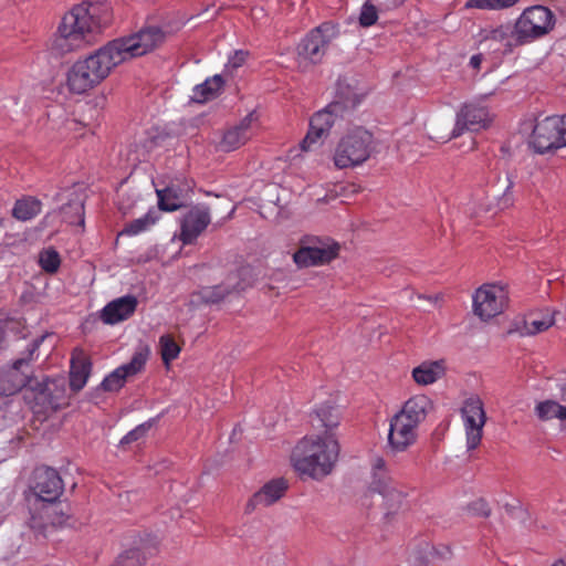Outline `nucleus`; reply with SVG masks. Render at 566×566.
<instances>
[{"label": "nucleus", "mask_w": 566, "mask_h": 566, "mask_svg": "<svg viewBox=\"0 0 566 566\" xmlns=\"http://www.w3.org/2000/svg\"><path fill=\"white\" fill-rule=\"evenodd\" d=\"M340 446L335 433L311 434L302 438L293 448L291 463L302 476L321 481L335 469Z\"/></svg>", "instance_id": "f257e3e1"}, {"label": "nucleus", "mask_w": 566, "mask_h": 566, "mask_svg": "<svg viewBox=\"0 0 566 566\" xmlns=\"http://www.w3.org/2000/svg\"><path fill=\"white\" fill-rule=\"evenodd\" d=\"M163 39L114 38L105 46L85 59L77 60L73 65L88 73L93 80L101 84L116 65L127 59L140 56L153 51Z\"/></svg>", "instance_id": "f03ea898"}, {"label": "nucleus", "mask_w": 566, "mask_h": 566, "mask_svg": "<svg viewBox=\"0 0 566 566\" xmlns=\"http://www.w3.org/2000/svg\"><path fill=\"white\" fill-rule=\"evenodd\" d=\"M45 336H41L31 340L28 345L22 357L15 359L9 370L0 375V395L11 396L20 391L27 385H30L33 397V410L34 412H46L49 410L59 409L57 400H52L51 389L55 387V380L49 378L41 382H36L35 386L31 385V380L28 375L22 370L23 367H28L29 364L38 358L36 352L43 343Z\"/></svg>", "instance_id": "7ed1b4c3"}, {"label": "nucleus", "mask_w": 566, "mask_h": 566, "mask_svg": "<svg viewBox=\"0 0 566 566\" xmlns=\"http://www.w3.org/2000/svg\"><path fill=\"white\" fill-rule=\"evenodd\" d=\"M364 96L365 93L359 92L355 78L339 77L335 99L311 117L310 129L301 143L302 149L305 151L312 149L322 137L329 134L338 119H343L348 112L361 103Z\"/></svg>", "instance_id": "20e7f679"}, {"label": "nucleus", "mask_w": 566, "mask_h": 566, "mask_svg": "<svg viewBox=\"0 0 566 566\" xmlns=\"http://www.w3.org/2000/svg\"><path fill=\"white\" fill-rule=\"evenodd\" d=\"M113 21L112 7L107 2H82L66 12L59 25L57 35L98 34Z\"/></svg>", "instance_id": "39448f33"}, {"label": "nucleus", "mask_w": 566, "mask_h": 566, "mask_svg": "<svg viewBox=\"0 0 566 566\" xmlns=\"http://www.w3.org/2000/svg\"><path fill=\"white\" fill-rule=\"evenodd\" d=\"M374 148L373 134L364 127H354L337 143L334 164L339 169L359 166L370 158Z\"/></svg>", "instance_id": "423d86ee"}, {"label": "nucleus", "mask_w": 566, "mask_h": 566, "mask_svg": "<svg viewBox=\"0 0 566 566\" xmlns=\"http://www.w3.org/2000/svg\"><path fill=\"white\" fill-rule=\"evenodd\" d=\"M339 244L331 238L308 237L301 241L293 261L298 268L319 266L338 256Z\"/></svg>", "instance_id": "0eeeda50"}, {"label": "nucleus", "mask_w": 566, "mask_h": 566, "mask_svg": "<svg viewBox=\"0 0 566 566\" xmlns=\"http://www.w3.org/2000/svg\"><path fill=\"white\" fill-rule=\"evenodd\" d=\"M369 489L382 495L391 512L401 507L407 497V492L399 489L391 479L387 462L382 457H374L370 461Z\"/></svg>", "instance_id": "6e6552de"}, {"label": "nucleus", "mask_w": 566, "mask_h": 566, "mask_svg": "<svg viewBox=\"0 0 566 566\" xmlns=\"http://www.w3.org/2000/svg\"><path fill=\"white\" fill-rule=\"evenodd\" d=\"M509 292L501 284H483L473 295L474 314L482 321L500 315L507 306Z\"/></svg>", "instance_id": "1a4fd4ad"}, {"label": "nucleus", "mask_w": 566, "mask_h": 566, "mask_svg": "<svg viewBox=\"0 0 566 566\" xmlns=\"http://www.w3.org/2000/svg\"><path fill=\"white\" fill-rule=\"evenodd\" d=\"M556 23L554 13L544 6L525 9L515 23L516 35H546Z\"/></svg>", "instance_id": "9d476101"}, {"label": "nucleus", "mask_w": 566, "mask_h": 566, "mask_svg": "<svg viewBox=\"0 0 566 566\" xmlns=\"http://www.w3.org/2000/svg\"><path fill=\"white\" fill-rule=\"evenodd\" d=\"M562 127L563 119L557 115L536 119L530 144L538 154H545L549 150L562 148Z\"/></svg>", "instance_id": "9b49d317"}, {"label": "nucleus", "mask_w": 566, "mask_h": 566, "mask_svg": "<svg viewBox=\"0 0 566 566\" xmlns=\"http://www.w3.org/2000/svg\"><path fill=\"white\" fill-rule=\"evenodd\" d=\"M491 114L486 106L478 102L463 104L457 113L455 124L450 138H457L464 132H479L490 126Z\"/></svg>", "instance_id": "f8f14e48"}, {"label": "nucleus", "mask_w": 566, "mask_h": 566, "mask_svg": "<svg viewBox=\"0 0 566 566\" xmlns=\"http://www.w3.org/2000/svg\"><path fill=\"white\" fill-rule=\"evenodd\" d=\"M148 357L149 349L147 347L139 348L134 353L128 363L118 366L105 376L101 382V388L108 392H116L120 390L129 378L135 377L145 369Z\"/></svg>", "instance_id": "ddd939ff"}, {"label": "nucleus", "mask_w": 566, "mask_h": 566, "mask_svg": "<svg viewBox=\"0 0 566 566\" xmlns=\"http://www.w3.org/2000/svg\"><path fill=\"white\" fill-rule=\"evenodd\" d=\"M461 413L465 428L467 448L474 450L481 442L486 421L482 400L478 396L469 397L463 403Z\"/></svg>", "instance_id": "4468645a"}, {"label": "nucleus", "mask_w": 566, "mask_h": 566, "mask_svg": "<svg viewBox=\"0 0 566 566\" xmlns=\"http://www.w3.org/2000/svg\"><path fill=\"white\" fill-rule=\"evenodd\" d=\"M418 439V427L397 413L389 421L387 446L394 454L407 451Z\"/></svg>", "instance_id": "2eb2a0df"}, {"label": "nucleus", "mask_w": 566, "mask_h": 566, "mask_svg": "<svg viewBox=\"0 0 566 566\" xmlns=\"http://www.w3.org/2000/svg\"><path fill=\"white\" fill-rule=\"evenodd\" d=\"M211 222L210 209L206 205L191 207L181 220L180 240L184 244L193 243Z\"/></svg>", "instance_id": "dca6fc26"}, {"label": "nucleus", "mask_w": 566, "mask_h": 566, "mask_svg": "<svg viewBox=\"0 0 566 566\" xmlns=\"http://www.w3.org/2000/svg\"><path fill=\"white\" fill-rule=\"evenodd\" d=\"M32 489L41 501L53 503L63 492V482L56 470L51 468L38 469L34 473Z\"/></svg>", "instance_id": "f3484780"}, {"label": "nucleus", "mask_w": 566, "mask_h": 566, "mask_svg": "<svg viewBox=\"0 0 566 566\" xmlns=\"http://www.w3.org/2000/svg\"><path fill=\"white\" fill-rule=\"evenodd\" d=\"M287 488V481L283 478L269 481L251 496L247 503L245 512L251 513L259 506L272 505L284 495Z\"/></svg>", "instance_id": "a211bd4d"}, {"label": "nucleus", "mask_w": 566, "mask_h": 566, "mask_svg": "<svg viewBox=\"0 0 566 566\" xmlns=\"http://www.w3.org/2000/svg\"><path fill=\"white\" fill-rule=\"evenodd\" d=\"M254 112L248 114L238 125L227 129L220 142V148L232 151L244 145L253 135Z\"/></svg>", "instance_id": "6ab92c4d"}, {"label": "nucleus", "mask_w": 566, "mask_h": 566, "mask_svg": "<svg viewBox=\"0 0 566 566\" xmlns=\"http://www.w3.org/2000/svg\"><path fill=\"white\" fill-rule=\"evenodd\" d=\"M191 190L188 181H172L164 189H157L158 209L161 211L174 212L182 207V200Z\"/></svg>", "instance_id": "aec40b11"}, {"label": "nucleus", "mask_w": 566, "mask_h": 566, "mask_svg": "<svg viewBox=\"0 0 566 566\" xmlns=\"http://www.w3.org/2000/svg\"><path fill=\"white\" fill-rule=\"evenodd\" d=\"M92 373V361L81 348H75L71 356L70 388L74 392L82 390Z\"/></svg>", "instance_id": "412c9836"}, {"label": "nucleus", "mask_w": 566, "mask_h": 566, "mask_svg": "<svg viewBox=\"0 0 566 566\" xmlns=\"http://www.w3.org/2000/svg\"><path fill=\"white\" fill-rule=\"evenodd\" d=\"M137 307V298L133 295L122 296L109 302L103 310L101 318L106 324H117L129 318Z\"/></svg>", "instance_id": "4be33fe9"}, {"label": "nucleus", "mask_w": 566, "mask_h": 566, "mask_svg": "<svg viewBox=\"0 0 566 566\" xmlns=\"http://www.w3.org/2000/svg\"><path fill=\"white\" fill-rule=\"evenodd\" d=\"M433 409L431 399L426 395H416L410 397L402 406L401 410L397 412L398 416L405 420L413 423L419 428L429 412Z\"/></svg>", "instance_id": "5701e85b"}, {"label": "nucleus", "mask_w": 566, "mask_h": 566, "mask_svg": "<svg viewBox=\"0 0 566 566\" xmlns=\"http://www.w3.org/2000/svg\"><path fill=\"white\" fill-rule=\"evenodd\" d=\"M186 23V18L181 13L166 17L160 23L147 22L140 31L133 35H170L177 33Z\"/></svg>", "instance_id": "b1692460"}, {"label": "nucleus", "mask_w": 566, "mask_h": 566, "mask_svg": "<svg viewBox=\"0 0 566 566\" xmlns=\"http://www.w3.org/2000/svg\"><path fill=\"white\" fill-rule=\"evenodd\" d=\"M340 421L339 410L331 405L319 406L312 417V426L315 429H324L323 434L334 433Z\"/></svg>", "instance_id": "393cba45"}, {"label": "nucleus", "mask_w": 566, "mask_h": 566, "mask_svg": "<svg viewBox=\"0 0 566 566\" xmlns=\"http://www.w3.org/2000/svg\"><path fill=\"white\" fill-rule=\"evenodd\" d=\"M446 371L443 360L423 361L412 370L413 380L421 386H427L440 379Z\"/></svg>", "instance_id": "a878e982"}, {"label": "nucleus", "mask_w": 566, "mask_h": 566, "mask_svg": "<svg viewBox=\"0 0 566 566\" xmlns=\"http://www.w3.org/2000/svg\"><path fill=\"white\" fill-rule=\"evenodd\" d=\"M65 85L70 93L82 95L99 85L88 73L72 65L66 73Z\"/></svg>", "instance_id": "bb28decb"}, {"label": "nucleus", "mask_w": 566, "mask_h": 566, "mask_svg": "<svg viewBox=\"0 0 566 566\" xmlns=\"http://www.w3.org/2000/svg\"><path fill=\"white\" fill-rule=\"evenodd\" d=\"M327 46L325 38H302L297 44V56L304 61L317 63L322 60Z\"/></svg>", "instance_id": "cd10ccee"}, {"label": "nucleus", "mask_w": 566, "mask_h": 566, "mask_svg": "<svg viewBox=\"0 0 566 566\" xmlns=\"http://www.w3.org/2000/svg\"><path fill=\"white\" fill-rule=\"evenodd\" d=\"M42 202L32 196L18 199L12 208V217L19 221H29L40 214Z\"/></svg>", "instance_id": "c85d7f7f"}, {"label": "nucleus", "mask_w": 566, "mask_h": 566, "mask_svg": "<svg viewBox=\"0 0 566 566\" xmlns=\"http://www.w3.org/2000/svg\"><path fill=\"white\" fill-rule=\"evenodd\" d=\"M224 84L221 75H214L207 78L202 84L193 88V99L198 103H205L214 98Z\"/></svg>", "instance_id": "c756f323"}, {"label": "nucleus", "mask_w": 566, "mask_h": 566, "mask_svg": "<svg viewBox=\"0 0 566 566\" xmlns=\"http://www.w3.org/2000/svg\"><path fill=\"white\" fill-rule=\"evenodd\" d=\"M159 217L160 216L157 210L150 209L145 216L128 222L120 234L137 235L147 231L158 221Z\"/></svg>", "instance_id": "7c9ffc66"}, {"label": "nucleus", "mask_w": 566, "mask_h": 566, "mask_svg": "<svg viewBox=\"0 0 566 566\" xmlns=\"http://www.w3.org/2000/svg\"><path fill=\"white\" fill-rule=\"evenodd\" d=\"M1 331L6 335V342L9 338L19 340L29 335L25 322L21 317H1Z\"/></svg>", "instance_id": "2f4dec72"}, {"label": "nucleus", "mask_w": 566, "mask_h": 566, "mask_svg": "<svg viewBox=\"0 0 566 566\" xmlns=\"http://www.w3.org/2000/svg\"><path fill=\"white\" fill-rule=\"evenodd\" d=\"M536 411L537 416L542 420H551L554 418L562 420L566 419V407L553 400H546L538 403L536 407Z\"/></svg>", "instance_id": "473e14b6"}, {"label": "nucleus", "mask_w": 566, "mask_h": 566, "mask_svg": "<svg viewBox=\"0 0 566 566\" xmlns=\"http://www.w3.org/2000/svg\"><path fill=\"white\" fill-rule=\"evenodd\" d=\"M159 346L161 359L167 366L179 356L181 350L171 335H163L159 338Z\"/></svg>", "instance_id": "72a5a7b5"}, {"label": "nucleus", "mask_w": 566, "mask_h": 566, "mask_svg": "<svg viewBox=\"0 0 566 566\" xmlns=\"http://www.w3.org/2000/svg\"><path fill=\"white\" fill-rule=\"evenodd\" d=\"M518 0H468L467 8H476L482 10H501L513 7Z\"/></svg>", "instance_id": "f704fd0d"}, {"label": "nucleus", "mask_w": 566, "mask_h": 566, "mask_svg": "<svg viewBox=\"0 0 566 566\" xmlns=\"http://www.w3.org/2000/svg\"><path fill=\"white\" fill-rule=\"evenodd\" d=\"M230 290L224 285L207 286L200 290L199 295L205 303L216 304L222 301Z\"/></svg>", "instance_id": "c9c22d12"}, {"label": "nucleus", "mask_w": 566, "mask_h": 566, "mask_svg": "<svg viewBox=\"0 0 566 566\" xmlns=\"http://www.w3.org/2000/svg\"><path fill=\"white\" fill-rule=\"evenodd\" d=\"M554 325V317L546 315L543 317H530L525 321V332L528 335H535L547 331Z\"/></svg>", "instance_id": "e433bc0d"}, {"label": "nucleus", "mask_w": 566, "mask_h": 566, "mask_svg": "<svg viewBox=\"0 0 566 566\" xmlns=\"http://www.w3.org/2000/svg\"><path fill=\"white\" fill-rule=\"evenodd\" d=\"M39 263L43 271L52 274L59 270L61 259L55 250L46 249L40 253Z\"/></svg>", "instance_id": "4c0bfd02"}, {"label": "nucleus", "mask_w": 566, "mask_h": 566, "mask_svg": "<svg viewBox=\"0 0 566 566\" xmlns=\"http://www.w3.org/2000/svg\"><path fill=\"white\" fill-rule=\"evenodd\" d=\"M78 38H54L51 44V52L56 57H62L77 49L74 40Z\"/></svg>", "instance_id": "58836bf2"}, {"label": "nucleus", "mask_w": 566, "mask_h": 566, "mask_svg": "<svg viewBox=\"0 0 566 566\" xmlns=\"http://www.w3.org/2000/svg\"><path fill=\"white\" fill-rule=\"evenodd\" d=\"M113 566H144V560L138 549H129L122 554Z\"/></svg>", "instance_id": "ea45409f"}, {"label": "nucleus", "mask_w": 566, "mask_h": 566, "mask_svg": "<svg viewBox=\"0 0 566 566\" xmlns=\"http://www.w3.org/2000/svg\"><path fill=\"white\" fill-rule=\"evenodd\" d=\"M151 428V422H144L139 426H137L136 428H134L133 430H130L127 434H125L122 440H120V446H125V444H129V443H133L139 439H142L143 437H145V434L147 433V431Z\"/></svg>", "instance_id": "a19ab883"}, {"label": "nucleus", "mask_w": 566, "mask_h": 566, "mask_svg": "<svg viewBox=\"0 0 566 566\" xmlns=\"http://www.w3.org/2000/svg\"><path fill=\"white\" fill-rule=\"evenodd\" d=\"M467 510L474 516L488 517L491 513L489 503L484 499H476L468 504Z\"/></svg>", "instance_id": "79ce46f5"}, {"label": "nucleus", "mask_w": 566, "mask_h": 566, "mask_svg": "<svg viewBox=\"0 0 566 566\" xmlns=\"http://www.w3.org/2000/svg\"><path fill=\"white\" fill-rule=\"evenodd\" d=\"M377 17L376 8L373 4L366 2L361 8L359 23L364 27H369L376 22Z\"/></svg>", "instance_id": "37998d69"}, {"label": "nucleus", "mask_w": 566, "mask_h": 566, "mask_svg": "<svg viewBox=\"0 0 566 566\" xmlns=\"http://www.w3.org/2000/svg\"><path fill=\"white\" fill-rule=\"evenodd\" d=\"M249 55L248 51L244 50H238L234 51V53L229 57L228 66L232 69H238L244 64L247 61V57Z\"/></svg>", "instance_id": "c03bdc74"}, {"label": "nucleus", "mask_w": 566, "mask_h": 566, "mask_svg": "<svg viewBox=\"0 0 566 566\" xmlns=\"http://www.w3.org/2000/svg\"><path fill=\"white\" fill-rule=\"evenodd\" d=\"M69 209L74 210V213L76 216V219L78 220L80 224L84 223V205L82 201H77L75 203H69L67 206H64L62 208V211L65 216L69 213Z\"/></svg>", "instance_id": "a18cd8bd"}, {"label": "nucleus", "mask_w": 566, "mask_h": 566, "mask_svg": "<svg viewBox=\"0 0 566 566\" xmlns=\"http://www.w3.org/2000/svg\"><path fill=\"white\" fill-rule=\"evenodd\" d=\"M314 32L321 33L322 35H336L337 33H339V30L334 23L324 22L311 31L312 34Z\"/></svg>", "instance_id": "49530a36"}, {"label": "nucleus", "mask_w": 566, "mask_h": 566, "mask_svg": "<svg viewBox=\"0 0 566 566\" xmlns=\"http://www.w3.org/2000/svg\"><path fill=\"white\" fill-rule=\"evenodd\" d=\"M64 387L63 386H60L57 381H55V387L54 389H51V396L50 398L52 400H57L59 402V408L62 406L63 403V400H64Z\"/></svg>", "instance_id": "de8ad7c7"}, {"label": "nucleus", "mask_w": 566, "mask_h": 566, "mask_svg": "<svg viewBox=\"0 0 566 566\" xmlns=\"http://www.w3.org/2000/svg\"><path fill=\"white\" fill-rule=\"evenodd\" d=\"M64 387L63 386H60L57 381H55V387L54 389H51V396L50 398L52 400H57L59 402V408L62 406L63 403V400H64Z\"/></svg>", "instance_id": "09e8293b"}, {"label": "nucleus", "mask_w": 566, "mask_h": 566, "mask_svg": "<svg viewBox=\"0 0 566 566\" xmlns=\"http://www.w3.org/2000/svg\"><path fill=\"white\" fill-rule=\"evenodd\" d=\"M481 62H482L481 54L472 55L470 59V65L475 70L480 69Z\"/></svg>", "instance_id": "8fccbe9b"}, {"label": "nucleus", "mask_w": 566, "mask_h": 566, "mask_svg": "<svg viewBox=\"0 0 566 566\" xmlns=\"http://www.w3.org/2000/svg\"><path fill=\"white\" fill-rule=\"evenodd\" d=\"M563 119V127L560 128L562 147H566V115L560 116Z\"/></svg>", "instance_id": "3c124183"}, {"label": "nucleus", "mask_w": 566, "mask_h": 566, "mask_svg": "<svg viewBox=\"0 0 566 566\" xmlns=\"http://www.w3.org/2000/svg\"><path fill=\"white\" fill-rule=\"evenodd\" d=\"M551 566H566V563L563 558H558Z\"/></svg>", "instance_id": "603ef678"}, {"label": "nucleus", "mask_w": 566, "mask_h": 566, "mask_svg": "<svg viewBox=\"0 0 566 566\" xmlns=\"http://www.w3.org/2000/svg\"><path fill=\"white\" fill-rule=\"evenodd\" d=\"M517 39L520 40L518 41L520 44H524L527 42V41H525L527 38H517Z\"/></svg>", "instance_id": "864d4df0"}, {"label": "nucleus", "mask_w": 566, "mask_h": 566, "mask_svg": "<svg viewBox=\"0 0 566 566\" xmlns=\"http://www.w3.org/2000/svg\"><path fill=\"white\" fill-rule=\"evenodd\" d=\"M4 224V219L3 218H0V228H2Z\"/></svg>", "instance_id": "5fc2aeb1"}, {"label": "nucleus", "mask_w": 566, "mask_h": 566, "mask_svg": "<svg viewBox=\"0 0 566 566\" xmlns=\"http://www.w3.org/2000/svg\"><path fill=\"white\" fill-rule=\"evenodd\" d=\"M67 221H69L70 223H75V222H76V220H75V219H71V218H67Z\"/></svg>", "instance_id": "6e6d98bb"}, {"label": "nucleus", "mask_w": 566, "mask_h": 566, "mask_svg": "<svg viewBox=\"0 0 566 566\" xmlns=\"http://www.w3.org/2000/svg\"><path fill=\"white\" fill-rule=\"evenodd\" d=\"M32 526H33V527H38V526H39V525L35 523V517H34V518H33V521H32Z\"/></svg>", "instance_id": "4d7b16f0"}, {"label": "nucleus", "mask_w": 566, "mask_h": 566, "mask_svg": "<svg viewBox=\"0 0 566 566\" xmlns=\"http://www.w3.org/2000/svg\"><path fill=\"white\" fill-rule=\"evenodd\" d=\"M191 19H193V15L188 17L187 21H190Z\"/></svg>", "instance_id": "13d9d810"}, {"label": "nucleus", "mask_w": 566, "mask_h": 566, "mask_svg": "<svg viewBox=\"0 0 566 566\" xmlns=\"http://www.w3.org/2000/svg\"><path fill=\"white\" fill-rule=\"evenodd\" d=\"M191 19H193V15L188 17L187 21H190Z\"/></svg>", "instance_id": "bf43d9fd"}, {"label": "nucleus", "mask_w": 566, "mask_h": 566, "mask_svg": "<svg viewBox=\"0 0 566 566\" xmlns=\"http://www.w3.org/2000/svg\"><path fill=\"white\" fill-rule=\"evenodd\" d=\"M191 19H193V15L188 17L187 21H190Z\"/></svg>", "instance_id": "052dcab7"}]
</instances>
